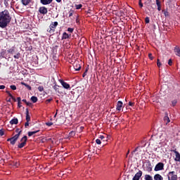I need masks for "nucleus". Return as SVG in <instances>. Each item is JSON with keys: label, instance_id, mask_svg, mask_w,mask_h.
Listing matches in <instances>:
<instances>
[{"label": "nucleus", "instance_id": "obj_18", "mask_svg": "<svg viewBox=\"0 0 180 180\" xmlns=\"http://www.w3.org/2000/svg\"><path fill=\"white\" fill-rule=\"evenodd\" d=\"M156 5L158 6V11L160 12L161 11V1L160 0H156Z\"/></svg>", "mask_w": 180, "mask_h": 180}, {"label": "nucleus", "instance_id": "obj_41", "mask_svg": "<svg viewBox=\"0 0 180 180\" xmlns=\"http://www.w3.org/2000/svg\"><path fill=\"white\" fill-rule=\"evenodd\" d=\"M96 144H101L102 141H101L100 139H98L96 140Z\"/></svg>", "mask_w": 180, "mask_h": 180}, {"label": "nucleus", "instance_id": "obj_7", "mask_svg": "<svg viewBox=\"0 0 180 180\" xmlns=\"http://www.w3.org/2000/svg\"><path fill=\"white\" fill-rule=\"evenodd\" d=\"M172 152L174 153V154H175L174 161H176L177 162H180V153H179V152L176 151V149L172 150Z\"/></svg>", "mask_w": 180, "mask_h": 180}, {"label": "nucleus", "instance_id": "obj_8", "mask_svg": "<svg viewBox=\"0 0 180 180\" xmlns=\"http://www.w3.org/2000/svg\"><path fill=\"white\" fill-rule=\"evenodd\" d=\"M39 13H41V15H47L49 11L47 10V8H46L45 6H41L39 7Z\"/></svg>", "mask_w": 180, "mask_h": 180}, {"label": "nucleus", "instance_id": "obj_12", "mask_svg": "<svg viewBox=\"0 0 180 180\" xmlns=\"http://www.w3.org/2000/svg\"><path fill=\"white\" fill-rule=\"evenodd\" d=\"M122 108H123V102L119 101L117 103V110H122Z\"/></svg>", "mask_w": 180, "mask_h": 180}, {"label": "nucleus", "instance_id": "obj_27", "mask_svg": "<svg viewBox=\"0 0 180 180\" xmlns=\"http://www.w3.org/2000/svg\"><path fill=\"white\" fill-rule=\"evenodd\" d=\"M31 101L32 102H33V103H36V102H37L38 99L37 97L33 96L31 97Z\"/></svg>", "mask_w": 180, "mask_h": 180}, {"label": "nucleus", "instance_id": "obj_45", "mask_svg": "<svg viewBox=\"0 0 180 180\" xmlns=\"http://www.w3.org/2000/svg\"><path fill=\"white\" fill-rule=\"evenodd\" d=\"M120 13H127V10L124 8L123 10L120 11Z\"/></svg>", "mask_w": 180, "mask_h": 180}, {"label": "nucleus", "instance_id": "obj_19", "mask_svg": "<svg viewBox=\"0 0 180 180\" xmlns=\"http://www.w3.org/2000/svg\"><path fill=\"white\" fill-rule=\"evenodd\" d=\"M18 118H13L10 121V124H18Z\"/></svg>", "mask_w": 180, "mask_h": 180}, {"label": "nucleus", "instance_id": "obj_15", "mask_svg": "<svg viewBox=\"0 0 180 180\" xmlns=\"http://www.w3.org/2000/svg\"><path fill=\"white\" fill-rule=\"evenodd\" d=\"M73 67L75 71H79V70H81V65H79V63H75Z\"/></svg>", "mask_w": 180, "mask_h": 180}, {"label": "nucleus", "instance_id": "obj_2", "mask_svg": "<svg viewBox=\"0 0 180 180\" xmlns=\"http://www.w3.org/2000/svg\"><path fill=\"white\" fill-rule=\"evenodd\" d=\"M21 133L22 131H20L18 134H15L14 136L8 139L7 141H10L12 146H15V144H16V141H18V139H19V137L20 136Z\"/></svg>", "mask_w": 180, "mask_h": 180}, {"label": "nucleus", "instance_id": "obj_29", "mask_svg": "<svg viewBox=\"0 0 180 180\" xmlns=\"http://www.w3.org/2000/svg\"><path fill=\"white\" fill-rule=\"evenodd\" d=\"M6 51H7V54H13V51H15V49H10L7 50Z\"/></svg>", "mask_w": 180, "mask_h": 180}, {"label": "nucleus", "instance_id": "obj_59", "mask_svg": "<svg viewBox=\"0 0 180 180\" xmlns=\"http://www.w3.org/2000/svg\"><path fill=\"white\" fill-rule=\"evenodd\" d=\"M19 131H19V129H15V133H18V134H19Z\"/></svg>", "mask_w": 180, "mask_h": 180}, {"label": "nucleus", "instance_id": "obj_52", "mask_svg": "<svg viewBox=\"0 0 180 180\" xmlns=\"http://www.w3.org/2000/svg\"><path fill=\"white\" fill-rule=\"evenodd\" d=\"M73 13H74V11H70L69 12V18H71V16H72Z\"/></svg>", "mask_w": 180, "mask_h": 180}, {"label": "nucleus", "instance_id": "obj_21", "mask_svg": "<svg viewBox=\"0 0 180 180\" xmlns=\"http://www.w3.org/2000/svg\"><path fill=\"white\" fill-rule=\"evenodd\" d=\"M174 51L176 53V56H178L179 57H180V49L179 48H174Z\"/></svg>", "mask_w": 180, "mask_h": 180}, {"label": "nucleus", "instance_id": "obj_61", "mask_svg": "<svg viewBox=\"0 0 180 180\" xmlns=\"http://www.w3.org/2000/svg\"><path fill=\"white\" fill-rule=\"evenodd\" d=\"M129 153H130V150H128L127 153L126 157H127V155H129Z\"/></svg>", "mask_w": 180, "mask_h": 180}, {"label": "nucleus", "instance_id": "obj_54", "mask_svg": "<svg viewBox=\"0 0 180 180\" xmlns=\"http://www.w3.org/2000/svg\"><path fill=\"white\" fill-rule=\"evenodd\" d=\"M129 106H134V103L131 102V101H129Z\"/></svg>", "mask_w": 180, "mask_h": 180}, {"label": "nucleus", "instance_id": "obj_35", "mask_svg": "<svg viewBox=\"0 0 180 180\" xmlns=\"http://www.w3.org/2000/svg\"><path fill=\"white\" fill-rule=\"evenodd\" d=\"M13 57H14V58H16L17 60H19V58L20 57V53H18Z\"/></svg>", "mask_w": 180, "mask_h": 180}, {"label": "nucleus", "instance_id": "obj_62", "mask_svg": "<svg viewBox=\"0 0 180 180\" xmlns=\"http://www.w3.org/2000/svg\"><path fill=\"white\" fill-rule=\"evenodd\" d=\"M57 112H58V110H56V114H55V115H54V117H56V116H57Z\"/></svg>", "mask_w": 180, "mask_h": 180}, {"label": "nucleus", "instance_id": "obj_53", "mask_svg": "<svg viewBox=\"0 0 180 180\" xmlns=\"http://www.w3.org/2000/svg\"><path fill=\"white\" fill-rule=\"evenodd\" d=\"M168 64H169V65H172V59H169V60Z\"/></svg>", "mask_w": 180, "mask_h": 180}, {"label": "nucleus", "instance_id": "obj_43", "mask_svg": "<svg viewBox=\"0 0 180 180\" xmlns=\"http://www.w3.org/2000/svg\"><path fill=\"white\" fill-rule=\"evenodd\" d=\"M68 32H70V33H72V32H74V28H68Z\"/></svg>", "mask_w": 180, "mask_h": 180}, {"label": "nucleus", "instance_id": "obj_1", "mask_svg": "<svg viewBox=\"0 0 180 180\" xmlns=\"http://www.w3.org/2000/svg\"><path fill=\"white\" fill-rule=\"evenodd\" d=\"M11 20L12 15H11L9 11L4 10V11L0 12V27H1V29L8 27V25L11 23Z\"/></svg>", "mask_w": 180, "mask_h": 180}, {"label": "nucleus", "instance_id": "obj_20", "mask_svg": "<svg viewBox=\"0 0 180 180\" xmlns=\"http://www.w3.org/2000/svg\"><path fill=\"white\" fill-rule=\"evenodd\" d=\"M26 120L27 122L30 121V115H29V109L26 108Z\"/></svg>", "mask_w": 180, "mask_h": 180}, {"label": "nucleus", "instance_id": "obj_39", "mask_svg": "<svg viewBox=\"0 0 180 180\" xmlns=\"http://www.w3.org/2000/svg\"><path fill=\"white\" fill-rule=\"evenodd\" d=\"M4 5L6 8H8V6H9V3H8V0H4Z\"/></svg>", "mask_w": 180, "mask_h": 180}, {"label": "nucleus", "instance_id": "obj_16", "mask_svg": "<svg viewBox=\"0 0 180 180\" xmlns=\"http://www.w3.org/2000/svg\"><path fill=\"white\" fill-rule=\"evenodd\" d=\"M32 0H21V2L24 6H27L29 5L30 2H31Z\"/></svg>", "mask_w": 180, "mask_h": 180}, {"label": "nucleus", "instance_id": "obj_33", "mask_svg": "<svg viewBox=\"0 0 180 180\" xmlns=\"http://www.w3.org/2000/svg\"><path fill=\"white\" fill-rule=\"evenodd\" d=\"M38 90L39 91V92H43L44 91V87H43L42 86H39L38 87Z\"/></svg>", "mask_w": 180, "mask_h": 180}, {"label": "nucleus", "instance_id": "obj_42", "mask_svg": "<svg viewBox=\"0 0 180 180\" xmlns=\"http://www.w3.org/2000/svg\"><path fill=\"white\" fill-rule=\"evenodd\" d=\"M88 72V68H86V70H85V72H84V74H83V78L84 77H86V73Z\"/></svg>", "mask_w": 180, "mask_h": 180}, {"label": "nucleus", "instance_id": "obj_31", "mask_svg": "<svg viewBox=\"0 0 180 180\" xmlns=\"http://www.w3.org/2000/svg\"><path fill=\"white\" fill-rule=\"evenodd\" d=\"M75 8H76L77 10L81 9V8H82V4H75Z\"/></svg>", "mask_w": 180, "mask_h": 180}, {"label": "nucleus", "instance_id": "obj_26", "mask_svg": "<svg viewBox=\"0 0 180 180\" xmlns=\"http://www.w3.org/2000/svg\"><path fill=\"white\" fill-rule=\"evenodd\" d=\"M60 87V86L57 85L55 82V85L53 86V89L56 91V92H58L60 93V91H58V88Z\"/></svg>", "mask_w": 180, "mask_h": 180}, {"label": "nucleus", "instance_id": "obj_11", "mask_svg": "<svg viewBox=\"0 0 180 180\" xmlns=\"http://www.w3.org/2000/svg\"><path fill=\"white\" fill-rule=\"evenodd\" d=\"M164 122L165 124H168L171 120H169V117H168V112L165 113V117H164Z\"/></svg>", "mask_w": 180, "mask_h": 180}, {"label": "nucleus", "instance_id": "obj_10", "mask_svg": "<svg viewBox=\"0 0 180 180\" xmlns=\"http://www.w3.org/2000/svg\"><path fill=\"white\" fill-rule=\"evenodd\" d=\"M59 82L61 84L62 86H63V88H65V89H70V84H69L64 82L63 79H60Z\"/></svg>", "mask_w": 180, "mask_h": 180}, {"label": "nucleus", "instance_id": "obj_51", "mask_svg": "<svg viewBox=\"0 0 180 180\" xmlns=\"http://www.w3.org/2000/svg\"><path fill=\"white\" fill-rule=\"evenodd\" d=\"M148 57H149L150 60H153V59L152 53H149L148 54Z\"/></svg>", "mask_w": 180, "mask_h": 180}, {"label": "nucleus", "instance_id": "obj_30", "mask_svg": "<svg viewBox=\"0 0 180 180\" xmlns=\"http://www.w3.org/2000/svg\"><path fill=\"white\" fill-rule=\"evenodd\" d=\"M151 2H153V0H147V1L145 2V5H146L147 6H150Z\"/></svg>", "mask_w": 180, "mask_h": 180}, {"label": "nucleus", "instance_id": "obj_14", "mask_svg": "<svg viewBox=\"0 0 180 180\" xmlns=\"http://www.w3.org/2000/svg\"><path fill=\"white\" fill-rule=\"evenodd\" d=\"M153 178H154V180H164V178L160 174H155Z\"/></svg>", "mask_w": 180, "mask_h": 180}, {"label": "nucleus", "instance_id": "obj_38", "mask_svg": "<svg viewBox=\"0 0 180 180\" xmlns=\"http://www.w3.org/2000/svg\"><path fill=\"white\" fill-rule=\"evenodd\" d=\"M11 89L13 91H16V86L15 85H11L10 86Z\"/></svg>", "mask_w": 180, "mask_h": 180}, {"label": "nucleus", "instance_id": "obj_46", "mask_svg": "<svg viewBox=\"0 0 180 180\" xmlns=\"http://www.w3.org/2000/svg\"><path fill=\"white\" fill-rule=\"evenodd\" d=\"M176 100H174L173 101H172V106H175V105H176Z\"/></svg>", "mask_w": 180, "mask_h": 180}, {"label": "nucleus", "instance_id": "obj_32", "mask_svg": "<svg viewBox=\"0 0 180 180\" xmlns=\"http://www.w3.org/2000/svg\"><path fill=\"white\" fill-rule=\"evenodd\" d=\"M75 136V131H72L69 133V137H74Z\"/></svg>", "mask_w": 180, "mask_h": 180}, {"label": "nucleus", "instance_id": "obj_36", "mask_svg": "<svg viewBox=\"0 0 180 180\" xmlns=\"http://www.w3.org/2000/svg\"><path fill=\"white\" fill-rule=\"evenodd\" d=\"M13 165H14V167H15V168H18V167H19V165H20L19 162H18V161L14 162Z\"/></svg>", "mask_w": 180, "mask_h": 180}, {"label": "nucleus", "instance_id": "obj_40", "mask_svg": "<svg viewBox=\"0 0 180 180\" xmlns=\"http://www.w3.org/2000/svg\"><path fill=\"white\" fill-rule=\"evenodd\" d=\"M145 22H146V23H150V18L146 17V18H145Z\"/></svg>", "mask_w": 180, "mask_h": 180}, {"label": "nucleus", "instance_id": "obj_55", "mask_svg": "<svg viewBox=\"0 0 180 180\" xmlns=\"http://www.w3.org/2000/svg\"><path fill=\"white\" fill-rule=\"evenodd\" d=\"M29 126V122H26L25 124V127H27Z\"/></svg>", "mask_w": 180, "mask_h": 180}, {"label": "nucleus", "instance_id": "obj_23", "mask_svg": "<svg viewBox=\"0 0 180 180\" xmlns=\"http://www.w3.org/2000/svg\"><path fill=\"white\" fill-rule=\"evenodd\" d=\"M6 94H8V96L11 98V99H13V101H15V102H16V99L15 98V97H13V96L12 95V94H11L9 91H6Z\"/></svg>", "mask_w": 180, "mask_h": 180}, {"label": "nucleus", "instance_id": "obj_24", "mask_svg": "<svg viewBox=\"0 0 180 180\" xmlns=\"http://www.w3.org/2000/svg\"><path fill=\"white\" fill-rule=\"evenodd\" d=\"M99 139L101 140V141H103V143H105V141H108V139L105 138L103 135H101L99 136Z\"/></svg>", "mask_w": 180, "mask_h": 180}, {"label": "nucleus", "instance_id": "obj_9", "mask_svg": "<svg viewBox=\"0 0 180 180\" xmlns=\"http://www.w3.org/2000/svg\"><path fill=\"white\" fill-rule=\"evenodd\" d=\"M0 57H1V58H6V57H9L7 51L5 49H2L0 52Z\"/></svg>", "mask_w": 180, "mask_h": 180}, {"label": "nucleus", "instance_id": "obj_13", "mask_svg": "<svg viewBox=\"0 0 180 180\" xmlns=\"http://www.w3.org/2000/svg\"><path fill=\"white\" fill-rule=\"evenodd\" d=\"M40 2L42 5H50L53 2V0H40Z\"/></svg>", "mask_w": 180, "mask_h": 180}, {"label": "nucleus", "instance_id": "obj_58", "mask_svg": "<svg viewBox=\"0 0 180 180\" xmlns=\"http://www.w3.org/2000/svg\"><path fill=\"white\" fill-rule=\"evenodd\" d=\"M139 150V147L136 148L134 150L132 151V153H136Z\"/></svg>", "mask_w": 180, "mask_h": 180}, {"label": "nucleus", "instance_id": "obj_17", "mask_svg": "<svg viewBox=\"0 0 180 180\" xmlns=\"http://www.w3.org/2000/svg\"><path fill=\"white\" fill-rule=\"evenodd\" d=\"M67 39H70V35L67 34V32H63V37H62V40H67Z\"/></svg>", "mask_w": 180, "mask_h": 180}, {"label": "nucleus", "instance_id": "obj_22", "mask_svg": "<svg viewBox=\"0 0 180 180\" xmlns=\"http://www.w3.org/2000/svg\"><path fill=\"white\" fill-rule=\"evenodd\" d=\"M39 131H40V130H37V131H29L28 132V136H29V137H32V136H33V134H36V133H39Z\"/></svg>", "mask_w": 180, "mask_h": 180}, {"label": "nucleus", "instance_id": "obj_3", "mask_svg": "<svg viewBox=\"0 0 180 180\" xmlns=\"http://www.w3.org/2000/svg\"><path fill=\"white\" fill-rule=\"evenodd\" d=\"M168 180H178V174L175 172H169L167 174Z\"/></svg>", "mask_w": 180, "mask_h": 180}, {"label": "nucleus", "instance_id": "obj_28", "mask_svg": "<svg viewBox=\"0 0 180 180\" xmlns=\"http://www.w3.org/2000/svg\"><path fill=\"white\" fill-rule=\"evenodd\" d=\"M145 180H153V176H151L149 174H146L145 175Z\"/></svg>", "mask_w": 180, "mask_h": 180}, {"label": "nucleus", "instance_id": "obj_60", "mask_svg": "<svg viewBox=\"0 0 180 180\" xmlns=\"http://www.w3.org/2000/svg\"><path fill=\"white\" fill-rule=\"evenodd\" d=\"M22 102H24L25 103H27V101H26V99H23Z\"/></svg>", "mask_w": 180, "mask_h": 180}, {"label": "nucleus", "instance_id": "obj_49", "mask_svg": "<svg viewBox=\"0 0 180 180\" xmlns=\"http://www.w3.org/2000/svg\"><path fill=\"white\" fill-rule=\"evenodd\" d=\"M5 134V132H4V129H0V136H4Z\"/></svg>", "mask_w": 180, "mask_h": 180}, {"label": "nucleus", "instance_id": "obj_56", "mask_svg": "<svg viewBox=\"0 0 180 180\" xmlns=\"http://www.w3.org/2000/svg\"><path fill=\"white\" fill-rule=\"evenodd\" d=\"M0 89H5V85H1Z\"/></svg>", "mask_w": 180, "mask_h": 180}, {"label": "nucleus", "instance_id": "obj_48", "mask_svg": "<svg viewBox=\"0 0 180 180\" xmlns=\"http://www.w3.org/2000/svg\"><path fill=\"white\" fill-rule=\"evenodd\" d=\"M139 5L140 8H143V3H141V0L139 1Z\"/></svg>", "mask_w": 180, "mask_h": 180}, {"label": "nucleus", "instance_id": "obj_4", "mask_svg": "<svg viewBox=\"0 0 180 180\" xmlns=\"http://www.w3.org/2000/svg\"><path fill=\"white\" fill-rule=\"evenodd\" d=\"M20 141H21V143L18 145V148H23V147H25V146H26V143L27 141V136H24L21 139Z\"/></svg>", "mask_w": 180, "mask_h": 180}, {"label": "nucleus", "instance_id": "obj_64", "mask_svg": "<svg viewBox=\"0 0 180 180\" xmlns=\"http://www.w3.org/2000/svg\"><path fill=\"white\" fill-rule=\"evenodd\" d=\"M56 2H58V4H60V2H61V0H56Z\"/></svg>", "mask_w": 180, "mask_h": 180}, {"label": "nucleus", "instance_id": "obj_50", "mask_svg": "<svg viewBox=\"0 0 180 180\" xmlns=\"http://www.w3.org/2000/svg\"><path fill=\"white\" fill-rule=\"evenodd\" d=\"M51 101H53V98H49L46 101V103H50Z\"/></svg>", "mask_w": 180, "mask_h": 180}, {"label": "nucleus", "instance_id": "obj_6", "mask_svg": "<svg viewBox=\"0 0 180 180\" xmlns=\"http://www.w3.org/2000/svg\"><path fill=\"white\" fill-rule=\"evenodd\" d=\"M162 169H164V163L159 162L155 165L154 171H162Z\"/></svg>", "mask_w": 180, "mask_h": 180}, {"label": "nucleus", "instance_id": "obj_5", "mask_svg": "<svg viewBox=\"0 0 180 180\" xmlns=\"http://www.w3.org/2000/svg\"><path fill=\"white\" fill-rule=\"evenodd\" d=\"M57 26H58V22H52L50 26H49V32L50 33H54L55 30H56V27H57Z\"/></svg>", "mask_w": 180, "mask_h": 180}, {"label": "nucleus", "instance_id": "obj_25", "mask_svg": "<svg viewBox=\"0 0 180 180\" xmlns=\"http://www.w3.org/2000/svg\"><path fill=\"white\" fill-rule=\"evenodd\" d=\"M21 84H22V85H24V86H26V88H27V89H29V91H32V86H30V85H29L25 82H22Z\"/></svg>", "mask_w": 180, "mask_h": 180}, {"label": "nucleus", "instance_id": "obj_37", "mask_svg": "<svg viewBox=\"0 0 180 180\" xmlns=\"http://www.w3.org/2000/svg\"><path fill=\"white\" fill-rule=\"evenodd\" d=\"M157 65H158V67H161V65H162V63H161V62H160V59H158L157 60Z\"/></svg>", "mask_w": 180, "mask_h": 180}, {"label": "nucleus", "instance_id": "obj_63", "mask_svg": "<svg viewBox=\"0 0 180 180\" xmlns=\"http://www.w3.org/2000/svg\"><path fill=\"white\" fill-rule=\"evenodd\" d=\"M22 74H23L24 75H26V73L25 72V70L22 71Z\"/></svg>", "mask_w": 180, "mask_h": 180}, {"label": "nucleus", "instance_id": "obj_47", "mask_svg": "<svg viewBox=\"0 0 180 180\" xmlns=\"http://www.w3.org/2000/svg\"><path fill=\"white\" fill-rule=\"evenodd\" d=\"M45 124L49 127L53 126V122H46Z\"/></svg>", "mask_w": 180, "mask_h": 180}, {"label": "nucleus", "instance_id": "obj_57", "mask_svg": "<svg viewBox=\"0 0 180 180\" xmlns=\"http://www.w3.org/2000/svg\"><path fill=\"white\" fill-rule=\"evenodd\" d=\"M26 105H27V106H31V105H32V103H30V102H27V103H26Z\"/></svg>", "mask_w": 180, "mask_h": 180}, {"label": "nucleus", "instance_id": "obj_34", "mask_svg": "<svg viewBox=\"0 0 180 180\" xmlns=\"http://www.w3.org/2000/svg\"><path fill=\"white\" fill-rule=\"evenodd\" d=\"M163 12H164V15L166 18L169 16V12H168V11H164Z\"/></svg>", "mask_w": 180, "mask_h": 180}, {"label": "nucleus", "instance_id": "obj_44", "mask_svg": "<svg viewBox=\"0 0 180 180\" xmlns=\"http://www.w3.org/2000/svg\"><path fill=\"white\" fill-rule=\"evenodd\" d=\"M17 101H18V105H19V103H21L20 101H22V98H20V97H18Z\"/></svg>", "mask_w": 180, "mask_h": 180}]
</instances>
